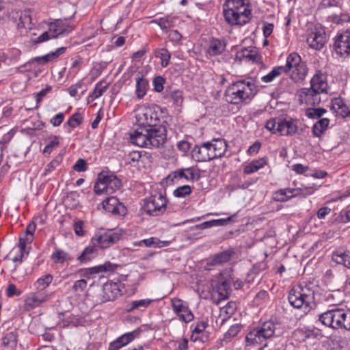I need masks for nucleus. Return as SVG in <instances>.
Masks as SVG:
<instances>
[{"label": "nucleus", "instance_id": "f257e3e1", "mask_svg": "<svg viewBox=\"0 0 350 350\" xmlns=\"http://www.w3.org/2000/svg\"><path fill=\"white\" fill-rule=\"evenodd\" d=\"M166 139V129L163 126L137 128L130 133V140L132 144L148 149L162 146Z\"/></svg>", "mask_w": 350, "mask_h": 350}, {"label": "nucleus", "instance_id": "f03ea898", "mask_svg": "<svg viewBox=\"0 0 350 350\" xmlns=\"http://www.w3.org/2000/svg\"><path fill=\"white\" fill-rule=\"evenodd\" d=\"M226 22L231 26H242L252 18V10L245 0H226L223 5Z\"/></svg>", "mask_w": 350, "mask_h": 350}, {"label": "nucleus", "instance_id": "7ed1b4c3", "mask_svg": "<svg viewBox=\"0 0 350 350\" xmlns=\"http://www.w3.org/2000/svg\"><path fill=\"white\" fill-rule=\"evenodd\" d=\"M314 287L305 282L294 286L288 296L290 304L295 308H303L305 312L310 311L314 304Z\"/></svg>", "mask_w": 350, "mask_h": 350}, {"label": "nucleus", "instance_id": "20e7f679", "mask_svg": "<svg viewBox=\"0 0 350 350\" xmlns=\"http://www.w3.org/2000/svg\"><path fill=\"white\" fill-rule=\"evenodd\" d=\"M255 88L256 85L251 79L237 81L226 90V100L234 105L240 104L254 94Z\"/></svg>", "mask_w": 350, "mask_h": 350}, {"label": "nucleus", "instance_id": "39448f33", "mask_svg": "<svg viewBox=\"0 0 350 350\" xmlns=\"http://www.w3.org/2000/svg\"><path fill=\"white\" fill-rule=\"evenodd\" d=\"M319 321L334 329L350 330V310L335 308L319 315Z\"/></svg>", "mask_w": 350, "mask_h": 350}, {"label": "nucleus", "instance_id": "423d86ee", "mask_svg": "<svg viewBox=\"0 0 350 350\" xmlns=\"http://www.w3.org/2000/svg\"><path fill=\"white\" fill-rule=\"evenodd\" d=\"M279 324L269 321L253 329L246 336V341L250 344H260L263 340L273 336H279L282 332L278 329Z\"/></svg>", "mask_w": 350, "mask_h": 350}, {"label": "nucleus", "instance_id": "0eeeda50", "mask_svg": "<svg viewBox=\"0 0 350 350\" xmlns=\"http://www.w3.org/2000/svg\"><path fill=\"white\" fill-rule=\"evenodd\" d=\"M283 68L284 73H290L291 79L295 83L303 81L308 73L306 63L301 60L297 53H291L288 55Z\"/></svg>", "mask_w": 350, "mask_h": 350}, {"label": "nucleus", "instance_id": "6e6552de", "mask_svg": "<svg viewBox=\"0 0 350 350\" xmlns=\"http://www.w3.org/2000/svg\"><path fill=\"white\" fill-rule=\"evenodd\" d=\"M297 120H286L280 118H271L267 121L265 128L273 134L292 136L297 133Z\"/></svg>", "mask_w": 350, "mask_h": 350}, {"label": "nucleus", "instance_id": "1a4fd4ad", "mask_svg": "<svg viewBox=\"0 0 350 350\" xmlns=\"http://www.w3.org/2000/svg\"><path fill=\"white\" fill-rule=\"evenodd\" d=\"M166 205L167 200L163 195H154L144 200L142 209L151 216H158L165 211Z\"/></svg>", "mask_w": 350, "mask_h": 350}, {"label": "nucleus", "instance_id": "9d476101", "mask_svg": "<svg viewBox=\"0 0 350 350\" xmlns=\"http://www.w3.org/2000/svg\"><path fill=\"white\" fill-rule=\"evenodd\" d=\"M121 230H109L102 234L95 235L92 238L91 243L98 247L105 249L117 243L122 237Z\"/></svg>", "mask_w": 350, "mask_h": 350}, {"label": "nucleus", "instance_id": "9b49d317", "mask_svg": "<svg viewBox=\"0 0 350 350\" xmlns=\"http://www.w3.org/2000/svg\"><path fill=\"white\" fill-rule=\"evenodd\" d=\"M160 120L157 116V113L151 108L143 109L136 115V123L139 126L138 128H150L157 126Z\"/></svg>", "mask_w": 350, "mask_h": 350}, {"label": "nucleus", "instance_id": "f8f14e48", "mask_svg": "<svg viewBox=\"0 0 350 350\" xmlns=\"http://www.w3.org/2000/svg\"><path fill=\"white\" fill-rule=\"evenodd\" d=\"M334 49L340 56L350 54V31L346 30L338 33L334 42Z\"/></svg>", "mask_w": 350, "mask_h": 350}, {"label": "nucleus", "instance_id": "ddd939ff", "mask_svg": "<svg viewBox=\"0 0 350 350\" xmlns=\"http://www.w3.org/2000/svg\"><path fill=\"white\" fill-rule=\"evenodd\" d=\"M173 311L177 314L179 319L185 323H189L194 319V316L189 308L188 306L178 298L171 300Z\"/></svg>", "mask_w": 350, "mask_h": 350}, {"label": "nucleus", "instance_id": "4468645a", "mask_svg": "<svg viewBox=\"0 0 350 350\" xmlns=\"http://www.w3.org/2000/svg\"><path fill=\"white\" fill-rule=\"evenodd\" d=\"M321 94L311 87L302 88L299 92V100L301 103L307 105H316L321 102Z\"/></svg>", "mask_w": 350, "mask_h": 350}, {"label": "nucleus", "instance_id": "2eb2a0df", "mask_svg": "<svg viewBox=\"0 0 350 350\" xmlns=\"http://www.w3.org/2000/svg\"><path fill=\"white\" fill-rule=\"evenodd\" d=\"M211 160L223 157L227 150L226 142L223 139H214L207 142Z\"/></svg>", "mask_w": 350, "mask_h": 350}, {"label": "nucleus", "instance_id": "dca6fc26", "mask_svg": "<svg viewBox=\"0 0 350 350\" xmlns=\"http://www.w3.org/2000/svg\"><path fill=\"white\" fill-rule=\"evenodd\" d=\"M121 287L120 283L107 282L104 284L102 301L106 302L116 299L118 296L121 295Z\"/></svg>", "mask_w": 350, "mask_h": 350}, {"label": "nucleus", "instance_id": "f3484780", "mask_svg": "<svg viewBox=\"0 0 350 350\" xmlns=\"http://www.w3.org/2000/svg\"><path fill=\"white\" fill-rule=\"evenodd\" d=\"M103 208L109 213L115 215H124L126 213V208L124 205L120 202L116 197L111 196L107 198L103 202Z\"/></svg>", "mask_w": 350, "mask_h": 350}, {"label": "nucleus", "instance_id": "a211bd4d", "mask_svg": "<svg viewBox=\"0 0 350 350\" xmlns=\"http://www.w3.org/2000/svg\"><path fill=\"white\" fill-rule=\"evenodd\" d=\"M234 254V252L230 250H224L215 254L212 258L208 260L205 267L206 269L210 270L212 266H219L228 262L230 260Z\"/></svg>", "mask_w": 350, "mask_h": 350}, {"label": "nucleus", "instance_id": "6ab92c4d", "mask_svg": "<svg viewBox=\"0 0 350 350\" xmlns=\"http://www.w3.org/2000/svg\"><path fill=\"white\" fill-rule=\"evenodd\" d=\"M75 27L68 20H57L54 23L50 25V31L54 34L53 38H56L59 35L68 34L74 29Z\"/></svg>", "mask_w": 350, "mask_h": 350}, {"label": "nucleus", "instance_id": "aec40b11", "mask_svg": "<svg viewBox=\"0 0 350 350\" xmlns=\"http://www.w3.org/2000/svg\"><path fill=\"white\" fill-rule=\"evenodd\" d=\"M330 109L337 117L344 118L350 115L349 107L340 97H336L332 99Z\"/></svg>", "mask_w": 350, "mask_h": 350}, {"label": "nucleus", "instance_id": "412c9836", "mask_svg": "<svg viewBox=\"0 0 350 350\" xmlns=\"http://www.w3.org/2000/svg\"><path fill=\"white\" fill-rule=\"evenodd\" d=\"M325 42V35L321 31H312L307 36L306 42L308 46L313 49H321Z\"/></svg>", "mask_w": 350, "mask_h": 350}, {"label": "nucleus", "instance_id": "4be33fe9", "mask_svg": "<svg viewBox=\"0 0 350 350\" xmlns=\"http://www.w3.org/2000/svg\"><path fill=\"white\" fill-rule=\"evenodd\" d=\"M141 332L140 329H137L131 332H128L118 338H117L115 341L112 342L109 345V350H118L122 347L127 345L132 340H133L136 337H137Z\"/></svg>", "mask_w": 350, "mask_h": 350}, {"label": "nucleus", "instance_id": "5701e85b", "mask_svg": "<svg viewBox=\"0 0 350 350\" xmlns=\"http://www.w3.org/2000/svg\"><path fill=\"white\" fill-rule=\"evenodd\" d=\"M100 179L105 180L107 186V193H113L122 186L121 180L112 173L101 172L100 173Z\"/></svg>", "mask_w": 350, "mask_h": 350}, {"label": "nucleus", "instance_id": "b1692460", "mask_svg": "<svg viewBox=\"0 0 350 350\" xmlns=\"http://www.w3.org/2000/svg\"><path fill=\"white\" fill-rule=\"evenodd\" d=\"M191 158L197 162H206L211 161L210 153L207 142L200 145H196L191 150Z\"/></svg>", "mask_w": 350, "mask_h": 350}, {"label": "nucleus", "instance_id": "393cba45", "mask_svg": "<svg viewBox=\"0 0 350 350\" xmlns=\"http://www.w3.org/2000/svg\"><path fill=\"white\" fill-rule=\"evenodd\" d=\"M310 87L320 94L327 93L328 89L327 76L321 71H318L310 80Z\"/></svg>", "mask_w": 350, "mask_h": 350}, {"label": "nucleus", "instance_id": "a878e982", "mask_svg": "<svg viewBox=\"0 0 350 350\" xmlns=\"http://www.w3.org/2000/svg\"><path fill=\"white\" fill-rule=\"evenodd\" d=\"M48 298L49 296L46 291L38 290L26 299L25 307L27 310L35 308L46 301Z\"/></svg>", "mask_w": 350, "mask_h": 350}, {"label": "nucleus", "instance_id": "bb28decb", "mask_svg": "<svg viewBox=\"0 0 350 350\" xmlns=\"http://www.w3.org/2000/svg\"><path fill=\"white\" fill-rule=\"evenodd\" d=\"M174 178H185L187 181H193L198 180L200 177L198 170L193 167H188L178 170L173 172Z\"/></svg>", "mask_w": 350, "mask_h": 350}, {"label": "nucleus", "instance_id": "cd10ccee", "mask_svg": "<svg viewBox=\"0 0 350 350\" xmlns=\"http://www.w3.org/2000/svg\"><path fill=\"white\" fill-rule=\"evenodd\" d=\"M66 49V47H60L56 49L55 51L48 53L42 57H36L35 58L31 59L25 64H24L23 67L27 66V65L36 62L38 64H46L49 62H51L56 58H57L60 55L63 54Z\"/></svg>", "mask_w": 350, "mask_h": 350}, {"label": "nucleus", "instance_id": "c85d7f7f", "mask_svg": "<svg viewBox=\"0 0 350 350\" xmlns=\"http://www.w3.org/2000/svg\"><path fill=\"white\" fill-rule=\"evenodd\" d=\"M226 49V42L224 40L215 38H211L207 53L211 56L221 54Z\"/></svg>", "mask_w": 350, "mask_h": 350}, {"label": "nucleus", "instance_id": "c756f323", "mask_svg": "<svg viewBox=\"0 0 350 350\" xmlns=\"http://www.w3.org/2000/svg\"><path fill=\"white\" fill-rule=\"evenodd\" d=\"M118 267V265L107 261L105 262L103 265H100L90 268L88 269V272L91 275L99 273L113 272L117 269Z\"/></svg>", "mask_w": 350, "mask_h": 350}, {"label": "nucleus", "instance_id": "7c9ffc66", "mask_svg": "<svg viewBox=\"0 0 350 350\" xmlns=\"http://www.w3.org/2000/svg\"><path fill=\"white\" fill-rule=\"evenodd\" d=\"M332 260L338 264L350 268V252L336 251L332 256Z\"/></svg>", "mask_w": 350, "mask_h": 350}, {"label": "nucleus", "instance_id": "2f4dec72", "mask_svg": "<svg viewBox=\"0 0 350 350\" xmlns=\"http://www.w3.org/2000/svg\"><path fill=\"white\" fill-rule=\"evenodd\" d=\"M266 164L267 160L265 158L254 160L244 167L243 172L245 174H252L262 168Z\"/></svg>", "mask_w": 350, "mask_h": 350}, {"label": "nucleus", "instance_id": "473e14b6", "mask_svg": "<svg viewBox=\"0 0 350 350\" xmlns=\"http://www.w3.org/2000/svg\"><path fill=\"white\" fill-rule=\"evenodd\" d=\"M97 248L98 247L96 245L92 243V245H90L84 249L81 254L77 258V260L81 263H85L91 260L96 253Z\"/></svg>", "mask_w": 350, "mask_h": 350}, {"label": "nucleus", "instance_id": "72a5a7b5", "mask_svg": "<svg viewBox=\"0 0 350 350\" xmlns=\"http://www.w3.org/2000/svg\"><path fill=\"white\" fill-rule=\"evenodd\" d=\"M148 88V81L143 77L136 79V95L137 98L142 99L146 94Z\"/></svg>", "mask_w": 350, "mask_h": 350}, {"label": "nucleus", "instance_id": "f704fd0d", "mask_svg": "<svg viewBox=\"0 0 350 350\" xmlns=\"http://www.w3.org/2000/svg\"><path fill=\"white\" fill-rule=\"evenodd\" d=\"M329 124L328 118H321L312 126V134L315 137H320L327 129Z\"/></svg>", "mask_w": 350, "mask_h": 350}, {"label": "nucleus", "instance_id": "c9c22d12", "mask_svg": "<svg viewBox=\"0 0 350 350\" xmlns=\"http://www.w3.org/2000/svg\"><path fill=\"white\" fill-rule=\"evenodd\" d=\"M230 292V284L227 281H223L217 286V293L219 295V300H224L228 298Z\"/></svg>", "mask_w": 350, "mask_h": 350}, {"label": "nucleus", "instance_id": "e433bc0d", "mask_svg": "<svg viewBox=\"0 0 350 350\" xmlns=\"http://www.w3.org/2000/svg\"><path fill=\"white\" fill-rule=\"evenodd\" d=\"M18 332L16 331L8 333L2 339L3 345L5 347L14 348L18 342Z\"/></svg>", "mask_w": 350, "mask_h": 350}, {"label": "nucleus", "instance_id": "4c0bfd02", "mask_svg": "<svg viewBox=\"0 0 350 350\" xmlns=\"http://www.w3.org/2000/svg\"><path fill=\"white\" fill-rule=\"evenodd\" d=\"M155 57L161 59L162 67H167L169 65L171 55L167 49L165 48L159 49L155 51Z\"/></svg>", "mask_w": 350, "mask_h": 350}, {"label": "nucleus", "instance_id": "58836bf2", "mask_svg": "<svg viewBox=\"0 0 350 350\" xmlns=\"http://www.w3.org/2000/svg\"><path fill=\"white\" fill-rule=\"evenodd\" d=\"M282 73H284L283 66H276L267 75L263 76L261 80L265 83H270Z\"/></svg>", "mask_w": 350, "mask_h": 350}, {"label": "nucleus", "instance_id": "ea45409f", "mask_svg": "<svg viewBox=\"0 0 350 350\" xmlns=\"http://www.w3.org/2000/svg\"><path fill=\"white\" fill-rule=\"evenodd\" d=\"M53 279L51 274H46L38 279L35 283L37 290L45 291L44 289L52 282Z\"/></svg>", "mask_w": 350, "mask_h": 350}, {"label": "nucleus", "instance_id": "a19ab883", "mask_svg": "<svg viewBox=\"0 0 350 350\" xmlns=\"http://www.w3.org/2000/svg\"><path fill=\"white\" fill-rule=\"evenodd\" d=\"M51 259L55 263H64L71 260L69 254L62 250H56L51 255Z\"/></svg>", "mask_w": 350, "mask_h": 350}, {"label": "nucleus", "instance_id": "79ce46f5", "mask_svg": "<svg viewBox=\"0 0 350 350\" xmlns=\"http://www.w3.org/2000/svg\"><path fill=\"white\" fill-rule=\"evenodd\" d=\"M242 57L252 62H258L261 57L255 49H244L241 51Z\"/></svg>", "mask_w": 350, "mask_h": 350}, {"label": "nucleus", "instance_id": "37998d69", "mask_svg": "<svg viewBox=\"0 0 350 350\" xmlns=\"http://www.w3.org/2000/svg\"><path fill=\"white\" fill-rule=\"evenodd\" d=\"M109 88V84H106L105 85H103L101 82H99L96 84L94 91L90 94V97L92 98V100H94L95 99L98 98L101 96L104 92H105Z\"/></svg>", "mask_w": 350, "mask_h": 350}, {"label": "nucleus", "instance_id": "c03bdc74", "mask_svg": "<svg viewBox=\"0 0 350 350\" xmlns=\"http://www.w3.org/2000/svg\"><path fill=\"white\" fill-rule=\"evenodd\" d=\"M87 285L88 282L85 279L77 280L72 288L73 293L77 296H81L86 289Z\"/></svg>", "mask_w": 350, "mask_h": 350}, {"label": "nucleus", "instance_id": "a18cd8bd", "mask_svg": "<svg viewBox=\"0 0 350 350\" xmlns=\"http://www.w3.org/2000/svg\"><path fill=\"white\" fill-rule=\"evenodd\" d=\"M192 189L189 185H183L177 187L173 192L176 198H185L191 193Z\"/></svg>", "mask_w": 350, "mask_h": 350}, {"label": "nucleus", "instance_id": "49530a36", "mask_svg": "<svg viewBox=\"0 0 350 350\" xmlns=\"http://www.w3.org/2000/svg\"><path fill=\"white\" fill-rule=\"evenodd\" d=\"M83 118L80 113H75L72 115L67 122V124L71 128L75 129L82 124Z\"/></svg>", "mask_w": 350, "mask_h": 350}, {"label": "nucleus", "instance_id": "de8ad7c7", "mask_svg": "<svg viewBox=\"0 0 350 350\" xmlns=\"http://www.w3.org/2000/svg\"><path fill=\"white\" fill-rule=\"evenodd\" d=\"M327 110L323 108H309L306 111V115L309 118H318L325 113Z\"/></svg>", "mask_w": 350, "mask_h": 350}, {"label": "nucleus", "instance_id": "09e8293b", "mask_svg": "<svg viewBox=\"0 0 350 350\" xmlns=\"http://www.w3.org/2000/svg\"><path fill=\"white\" fill-rule=\"evenodd\" d=\"M62 158L61 156L56 157L53 159L45 168L44 172L43 173L44 176H46L53 170L56 169V167L60 164L62 162Z\"/></svg>", "mask_w": 350, "mask_h": 350}, {"label": "nucleus", "instance_id": "8fccbe9b", "mask_svg": "<svg viewBox=\"0 0 350 350\" xmlns=\"http://www.w3.org/2000/svg\"><path fill=\"white\" fill-rule=\"evenodd\" d=\"M94 192L96 194H101L103 193H107V186L106 185L105 180L100 179V174L98 176V180L94 187Z\"/></svg>", "mask_w": 350, "mask_h": 350}, {"label": "nucleus", "instance_id": "3c124183", "mask_svg": "<svg viewBox=\"0 0 350 350\" xmlns=\"http://www.w3.org/2000/svg\"><path fill=\"white\" fill-rule=\"evenodd\" d=\"M33 237L31 234H24L19 237L18 247L22 250H26V245L32 243Z\"/></svg>", "mask_w": 350, "mask_h": 350}, {"label": "nucleus", "instance_id": "603ef678", "mask_svg": "<svg viewBox=\"0 0 350 350\" xmlns=\"http://www.w3.org/2000/svg\"><path fill=\"white\" fill-rule=\"evenodd\" d=\"M345 1L346 0H322L321 5L323 8H327L330 7L342 8Z\"/></svg>", "mask_w": 350, "mask_h": 350}, {"label": "nucleus", "instance_id": "864d4df0", "mask_svg": "<svg viewBox=\"0 0 350 350\" xmlns=\"http://www.w3.org/2000/svg\"><path fill=\"white\" fill-rule=\"evenodd\" d=\"M165 82V79L161 76H157L153 79L154 90L157 92H161L163 90V85Z\"/></svg>", "mask_w": 350, "mask_h": 350}, {"label": "nucleus", "instance_id": "5fc2aeb1", "mask_svg": "<svg viewBox=\"0 0 350 350\" xmlns=\"http://www.w3.org/2000/svg\"><path fill=\"white\" fill-rule=\"evenodd\" d=\"M151 303L150 299H140L136 300L131 302V307L130 310H133L134 309L141 308H146Z\"/></svg>", "mask_w": 350, "mask_h": 350}, {"label": "nucleus", "instance_id": "6e6d98bb", "mask_svg": "<svg viewBox=\"0 0 350 350\" xmlns=\"http://www.w3.org/2000/svg\"><path fill=\"white\" fill-rule=\"evenodd\" d=\"M158 25L163 29H167L172 27V20L169 17L160 18L159 19L154 21Z\"/></svg>", "mask_w": 350, "mask_h": 350}, {"label": "nucleus", "instance_id": "4d7b16f0", "mask_svg": "<svg viewBox=\"0 0 350 350\" xmlns=\"http://www.w3.org/2000/svg\"><path fill=\"white\" fill-rule=\"evenodd\" d=\"M241 329V324H234L230 326L227 332L225 334L226 338H232L236 336Z\"/></svg>", "mask_w": 350, "mask_h": 350}, {"label": "nucleus", "instance_id": "13d9d810", "mask_svg": "<svg viewBox=\"0 0 350 350\" xmlns=\"http://www.w3.org/2000/svg\"><path fill=\"white\" fill-rule=\"evenodd\" d=\"M332 21L336 24L347 22L350 20V16L347 13H341L340 14H334L331 16Z\"/></svg>", "mask_w": 350, "mask_h": 350}, {"label": "nucleus", "instance_id": "bf43d9fd", "mask_svg": "<svg viewBox=\"0 0 350 350\" xmlns=\"http://www.w3.org/2000/svg\"><path fill=\"white\" fill-rule=\"evenodd\" d=\"M273 198L278 202H286L288 200V196L285 189H279L273 193Z\"/></svg>", "mask_w": 350, "mask_h": 350}, {"label": "nucleus", "instance_id": "052dcab7", "mask_svg": "<svg viewBox=\"0 0 350 350\" xmlns=\"http://www.w3.org/2000/svg\"><path fill=\"white\" fill-rule=\"evenodd\" d=\"M169 96L176 105H180L183 102V94L182 92L178 90L170 92Z\"/></svg>", "mask_w": 350, "mask_h": 350}, {"label": "nucleus", "instance_id": "680f3d73", "mask_svg": "<svg viewBox=\"0 0 350 350\" xmlns=\"http://www.w3.org/2000/svg\"><path fill=\"white\" fill-rule=\"evenodd\" d=\"M59 139L57 137L55 136L47 144L46 146H45L44 149V153H49L50 154L53 149L55 148V147H57L58 145H59Z\"/></svg>", "mask_w": 350, "mask_h": 350}, {"label": "nucleus", "instance_id": "e2e57ef3", "mask_svg": "<svg viewBox=\"0 0 350 350\" xmlns=\"http://www.w3.org/2000/svg\"><path fill=\"white\" fill-rule=\"evenodd\" d=\"M73 169L77 172H85L87 170V163L83 159H79L73 166Z\"/></svg>", "mask_w": 350, "mask_h": 350}, {"label": "nucleus", "instance_id": "0e129e2a", "mask_svg": "<svg viewBox=\"0 0 350 350\" xmlns=\"http://www.w3.org/2000/svg\"><path fill=\"white\" fill-rule=\"evenodd\" d=\"M21 293V291L17 290L16 286L14 284H10L6 289V295L9 297H12L15 295L18 296Z\"/></svg>", "mask_w": 350, "mask_h": 350}, {"label": "nucleus", "instance_id": "69168bd1", "mask_svg": "<svg viewBox=\"0 0 350 350\" xmlns=\"http://www.w3.org/2000/svg\"><path fill=\"white\" fill-rule=\"evenodd\" d=\"M64 118V113H59L51 119L50 122L53 126H58L63 122Z\"/></svg>", "mask_w": 350, "mask_h": 350}, {"label": "nucleus", "instance_id": "338daca9", "mask_svg": "<svg viewBox=\"0 0 350 350\" xmlns=\"http://www.w3.org/2000/svg\"><path fill=\"white\" fill-rule=\"evenodd\" d=\"M260 269L256 265H254L253 268L248 272L247 275V278L245 279V282L247 283H250L254 281V278L258 273Z\"/></svg>", "mask_w": 350, "mask_h": 350}, {"label": "nucleus", "instance_id": "774afa93", "mask_svg": "<svg viewBox=\"0 0 350 350\" xmlns=\"http://www.w3.org/2000/svg\"><path fill=\"white\" fill-rule=\"evenodd\" d=\"M273 27L274 26L272 23H269L267 22L263 23L262 31L265 38H267L272 33Z\"/></svg>", "mask_w": 350, "mask_h": 350}]
</instances>
